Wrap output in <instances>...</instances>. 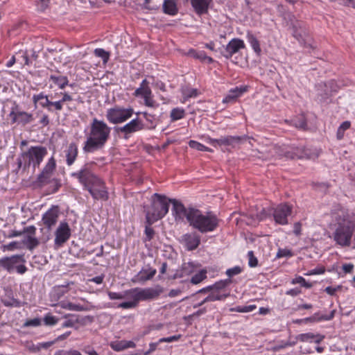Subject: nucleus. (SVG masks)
I'll return each instance as SVG.
<instances>
[{"mask_svg": "<svg viewBox=\"0 0 355 355\" xmlns=\"http://www.w3.org/2000/svg\"><path fill=\"white\" fill-rule=\"evenodd\" d=\"M163 12L165 14L174 16L178 12V8L173 0H164L163 3Z\"/></svg>", "mask_w": 355, "mask_h": 355, "instance_id": "obj_32", "label": "nucleus"}, {"mask_svg": "<svg viewBox=\"0 0 355 355\" xmlns=\"http://www.w3.org/2000/svg\"><path fill=\"white\" fill-rule=\"evenodd\" d=\"M2 302L3 304L8 307H21L22 306V303L14 297L4 299Z\"/></svg>", "mask_w": 355, "mask_h": 355, "instance_id": "obj_45", "label": "nucleus"}, {"mask_svg": "<svg viewBox=\"0 0 355 355\" xmlns=\"http://www.w3.org/2000/svg\"><path fill=\"white\" fill-rule=\"evenodd\" d=\"M184 115V110L180 107L173 108L170 113V117L172 122L183 119Z\"/></svg>", "mask_w": 355, "mask_h": 355, "instance_id": "obj_39", "label": "nucleus"}, {"mask_svg": "<svg viewBox=\"0 0 355 355\" xmlns=\"http://www.w3.org/2000/svg\"><path fill=\"white\" fill-rule=\"evenodd\" d=\"M107 295H108L110 300H122V299H124V291L121 292V293L109 291L107 293Z\"/></svg>", "mask_w": 355, "mask_h": 355, "instance_id": "obj_54", "label": "nucleus"}, {"mask_svg": "<svg viewBox=\"0 0 355 355\" xmlns=\"http://www.w3.org/2000/svg\"><path fill=\"white\" fill-rule=\"evenodd\" d=\"M133 113L134 110L131 107H115L107 111L106 117L110 123L118 124L123 123L131 118Z\"/></svg>", "mask_w": 355, "mask_h": 355, "instance_id": "obj_9", "label": "nucleus"}, {"mask_svg": "<svg viewBox=\"0 0 355 355\" xmlns=\"http://www.w3.org/2000/svg\"><path fill=\"white\" fill-rule=\"evenodd\" d=\"M66 164L70 166L75 162L78 153V146L75 143H71L64 150Z\"/></svg>", "mask_w": 355, "mask_h": 355, "instance_id": "obj_25", "label": "nucleus"}, {"mask_svg": "<svg viewBox=\"0 0 355 355\" xmlns=\"http://www.w3.org/2000/svg\"><path fill=\"white\" fill-rule=\"evenodd\" d=\"M56 167V162L53 156H51L41 173L38 175L37 180L40 183L44 184L49 182Z\"/></svg>", "mask_w": 355, "mask_h": 355, "instance_id": "obj_18", "label": "nucleus"}, {"mask_svg": "<svg viewBox=\"0 0 355 355\" xmlns=\"http://www.w3.org/2000/svg\"><path fill=\"white\" fill-rule=\"evenodd\" d=\"M182 293V291L180 288L171 289L168 293V296L170 297H175L180 295Z\"/></svg>", "mask_w": 355, "mask_h": 355, "instance_id": "obj_62", "label": "nucleus"}, {"mask_svg": "<svg viewBox=\"0 0 355 355\" xmlns=\"http://www.w3.org/2000/svg\"><path fill=\"white\" fill-rule=\"evenodd\" d=\"M23 243L30 250H33L39 245V241L37 239L31 235L26 236L24 238Z\"/></svg>", "mask_w": 355, "mask_h": 355, "instance_id": "obj_38", "label": "nucleus"}, {"mask_svg": "<svg viewBox=\"0 0 355 355\" xmlns=\"http://www.w3.org/2000/svg\"><path fill=\"white\" fill-rule=\"evenodd\" d=\"M111 128L103 121L93 119L83 150L90 153L104 148L110 137Z\"/></svg>", "mask_w": 355, "mask_h": 355, "instance_id": "obj_2", "label": "nucleus"}, {"mask_svg": "<svg viewBox=\"0 0 355 355\" xmlns=\"http://www.w3.org/2000/svg\"><path fill=\"white\" fill-rule=\"evenodd\" d=\"M19 112V110L18 109V105L15 104L13 107L11 108V111L9 114V117L11 119V123H18V113Z\"/></svg>", "mask_w": 355, "mask_h": 355, "instance_id": "obj_46", "label": "nucleus"}, {"mask_svg": "<svg viewBox=\"0 0 355 355\" xmlns=\"http://www.w3.org/2000/svg\"><path fill=\"white\" fill-rule=\"evenodd\" d=\"M291 283L293 284H301L303 287H305V288H311L312 286L311 283L307 282L305 280V279L301 276H298V277H296L295 278L293 279Z\"/></svg>", "mask_w": 355, "mask_h": 355, "instance_id": "obj_51", "label": "nucleus"}, {"mask_svg": "<svg viewBox=\"0 0 355 355\" xmlns=\"http://www.w3.org/2000/svg\"><path fill=\"white\" fill-rule=\"evenodd\" d=\"M242 270H243L240 266H236L233 268L227 269L225 273L229 277H232L233 276L240 274L242 272Z\"/></svg>", "mask_w": 355, "mask_h": 355, "instance_id": "obj_53", "label": "nucleus"}, {"mask_svg": "<svg viewBox=\"0 0 355 355\" xmlns=\"http://www.w3.org/2000/svg\"><path fill=\"white\" fill-rule=\"evenodd\" d=\"M336 223L332 225V236L336 244L342 247H349L355 232V221L354 216L341 210L334 215Z\"/></svg>", "mask_w": 355, "mask_h": 355, "instance_id": "obj_1", "label": "nucleus"}, {"mask_svg": "<svg viewBox=\"0 0 355 355\" xmlns=\"http://www.w3.org/2000/svg\"><path fill=\"white\" fill-rule=\"evenodd\" d=\"M293 35L294 37H295L301 45L313 48L312 45L310 43L311 38L306 35L305 30L302 28L297 29L296 26H293Z\"/></svg>", "mask_w": 355, "mask_h": 355, "instance_id": "obj_26", "label": "nucleus"}, {"mask_svg": "<svg viewBox=\"0 0 355 355\" xmlns=\"http://www.w3.org/2000/svg\"><path fill=\"white\" fill-rule=\"evenodd\" d=\"M279 155L289 159H311L313 157L307 149L286 145L282 147Z\"/></svg>", "mask_w": 355, "mask_h": 355, "instance_id": "obj_11", "label": "nucleus"}, {"mask_svg": "<svg viewBox=\"0 0 355 355\" xmlns=\"http://www.w3.org/2000/svg\"><path fill=\"white\" fill-rule=\"evenodd\" d=\"M246 39L256 54L259 55L261 49L260 47L259 41L257 37L251 32L248 31L246 34Z\"/></svg>", "mask_w": 355, "mask_h": 355, "instance_id": "obj_33", "label": "nucleus"}, {"mask_svg": "<svg viewBox=\"0 0 355 355\" xmlns=\"http://www.w3.org/2000/svg\"><path fill=\"white\" fill-rule=\"evenodd\" d=\"M87 190L89 191L92 198L96 200L106 201L109 198V193L105 182L99 178V182L94 183L89 186Z\"/></svg>", "mask_w": 355, "mask_h": 355, "instance_id": "obj_15", "label": "nucleus"}, {"mask_svg": "<svg viewBox=\"0 0 355 355\" xmlns=\"http://www.w3.org/2000/svg\"><path fill=\"white\" fill-rule=\"evenodd\" d=\"M247 91V87H236L234 89L230 90L227 96L223 99L224 103H233L236 98L241 96L243 93Z\"/></svg>", "mask_w": 355, "mask_h": 355, "instance_id": "obj_27", "label": "nucleus"}, {"mask_svg": "<svg viewBox=\"0 0 355 355\" xmlns=\"http://www.w3.org/2000/svg\"><path fill=\"white\" fill-rule=\"evenodd\" d=\"M292 207L288 204L283 203L278 205L273 209V218L276 223L282 225H287L288 217L291 214Z\"/></svg>", "mask_w": 355, "mask_h": 355, "instance_id": "obj_13", "label": "nucleus"}, {"mask_svg": "<svg viewBox=\"0 0 355 355\" xmlns=\"http://www.w3.org/2000/svg\"><path fill=\"white\" fill-rule=\"evenodd\" d=\"M230 282V279H225L217 282L214 284L211 285L212 290H215L217 292L220 293V291L225 288Z\"/></svg>", "mask_w": 355, "mask_h": 355, "instance_id": "obj_42", "label": "nucleus"}, {"mask_svg": "<svg viewBox=\"0 0 355 355\" xmlns=\"http://www.w3.org/2000/svg\"><path fill=\"white\" fill-rule=\"evenodd\" d=\"M248 265L250 268H254L258 265V260L257 257L254 255L252 251H249L248 252Z\"/></svg>", "mask_w": 355, "mask_h": 355, "instance_id": "obj_52", "label": "nucleus"}, {"mask_svg": "<svg viewBox=\"0 0 355 355\" xmlns=\"http://www.w3.org/2000/svg\"><path fill=\"white\" fill-rule=\"evenodd\" d=\"M245 47L244 42L239 38L231 40L225 47L224 56L226 58H230L232 56Z\"/></svg>", "mask_w": 355, "mask_h": 355, "instance_id": "obj_22", "label": "nucleus"}, {"mask_svg": "<svg viewBox=\"0 0 355 355\" xmlns=\"http://www.w3.org/2000/svg\"><path fill=\"white\" fill-rule=\"evenodd\" d=\"M190 1L196 15L201 16L208 12L213 0H190Z\"/></svg>", "mask_w": 355, "mask_h": 355, "instance_id": "obj_23", "label": "nucleus"}, {"mask_svg": "<svg viewBox=\"0 0 355 355\" xmlns=\"http://www.w3.org/2000/svg\"><path fill=\"white\" fill-rule=\"evenodd\" d=\"M207 272L205 269L201 270L191 277V283H192L193 284H198L202 282L204 279L207 278Z\"/></svg>", "mask_w": 355, "mask_h": 355, "instance_id": "obj_40", "label": "nucleus"}, {"mask_svg": "<svg viewBox=\"0 0 355 355\" xmlns=\"http://www.w3.org/2000/svg\"><path fill=\"white\" fill-rule=\"evenodd\" d=\"M50 80H52L60 89L65 88L69 84V80L67 76H55L51 75L49 77Z\"/></svg>", "mask_w": 355, "mask_h": 355, "instance_id": "obj_34", "label": "nucleus"}, {"mask_svg": "<svg viewBox=\"0 0 355 355\" xmlns=\"http://www.w3.org/2000/svg\"><path fill=\"white\" fill-rule=\"evenodd\" d=\"M350 127V123L349 121H344L342 123V124L339 126L338 131H337V137L338 139H340L344 136V132L346 130L349 129Z\"/></svg>", "mask_w": 355, "mask_h": 355, "instance_id": "obj_49", "label": "nucleus"}, {"mask_svg": "<svg viewBox=\"0 0 355 355\" xmlns=\"http://www.w3.org/2000/svg\"><path fill=\"white\" fill-rule=\"evenodd\" d=\"M47 153V149L44 146L29 147L26 150L22 151L17 158V171L21 168L25 171L31 166L35 171L40 166Z\"/></svg>", "mask_w": 355, "mask_h": 355, "instance_id": "obj_4", "label": "nucleus"}, {"mask_svg": "<svg viewBox=\"0 0 355 355\" xmlns=\"http://www.w3.org/2000/svg\"><path fill=\"white\" fill-rule=\"evenodd\" d=\"M181 338V335H174L169 337L162 338L159 340V343H172L175 341H178Z\"/></svg>", "mask_w": 355, "mask_h": 355, "instance_id": "obj_55", "label": "nucleus"}, {"mask_svg": "<svg viewBox=\"0 0 355 355\" xmlns=\"http://www.w3.org/2000/svg\"><path fill=\"white\" fill-rule=\"evenodd\" d=\"M94 53L96 57L102 58L104 63H106L110 58L109 52L105 51L103 49H96Z\"/></svg>", "mask_w": 355, "mask_h": 355, "instance_id": "obj_43", "label": "nucleus"}, {"mask_svg": "<svg viewBox=\"0 0 355 355\" xmlns=\"http://www.w3.org/2000/svg\"><path fill=\"white\" fill-rule=\"evenodd\" d=\"M164 292V288L159 285L154 287H136L124 291V299L128 301L119 304L116 307L123 309H130L137 307L141 301H150L159 297Z\"/></svg>", "mask_w": 355, "mask_h": 355, "instance_id": "obj_3", "label": "nucleus"}, {"mask_svg": "<svg viewBox=\"0 0 355 355\" xmlns=\"http://www.w3.org/2000/svg\"><path fill=\"white\" fill-rule=\"evenodd\" d=\"M18 243L16 241L10 242V243L3 245V250H9L12 251L15 248H18Z\"/></svg>", "mask_w": 355, "mask_h": 355, "instance_id": "obj_61", "label": "nucleus"}, {"mask_svg": "<svg viewBox=\"0 0 355 355\" xmlns=\"http://www.w3.org/2000/svg\"><path fill=\"white\" fill-rule=\"evenodd\" d=\"M136 344L131 340H118L110 343L112 349L116 352H121L128 348L135 347Z\"/></svg>", "mask_w": 355, "mask_h": 355, "instance_id": "obj_28", "label": "nucleus"}, {"mask_svg": "<svg viewBox=\"0 0 355 355\" xmlns=\"http://www.w3.org/2000/svg\"><path fill=\"white\" fill-rule=\"evenodd\" d=\"M159 343H159V340L157 343H150L149 344V349L144 352L143 355H149L157 349V347Z\"/></svg>", "mask_w": 355, "mask_h": 355, "instance_id": "obj_60", "label": "nucleus"}, {"mask_svg": "<svg viewBox=\"0 0 355 355\" xmlns=\"http://www.w3.org/2000/svg\"><path fill=\"white\" fill-rule=\"evenodd\" d=\"M71 231L66 221L60 223L55 231L54 245L55 248L62 247L71 237Z\"/></svg>", "mask_w": 355, "mask_h": 355, "instance_id": "obj_12", "label": "nucleus"}, {"mask_svg": "<svg viewBox=\"0 0 355 355\" xmlns=\"http://www.w3.org/2000/svg\"><path fill=\"white\" fill-rule=\"evenodd\" d=\"M156 272V269L150 267L149 265H147L134 276L132 279V282L139 284L144 283L145 282L153 279Z\"/></svg>", "mask_w": 355, "mask_h": 355, "instance_id": "obj_20", "label": "nucleus"}, {"mask_svg": "<svg viewBox=\"0 0 355 355\" xmlns=\"http://www.w3.org/2000/svg\"><path fill=\"white\" fill-rule=\"evenodd\" d=\"M25 260L23 255H12L0 259V268L6 270L9 273L15 270L17 273L22 275L27 271L26 266L24 264Z\"/></svg>", "mask_w": 355, "mask_h": 355, "instance_id": "obj_7", "label": "nucleus"}, {"mask_svg": "<svg viewBox=\"0 0 355 355\" xmlns=\"http://www.w3.org/2000/svg\"><path fill=\"white\" fill-rule=\"evenodd\" d=\"M134 96L136 97H141L144 101V104L147 107H157L158 103L153 98L152 90L149 87V82L147 79H144L140 83L139 87L135 89Z\"/></svg>", "mask_w": 355, "mask_h": 355, "instance_id": "obj_10", "label": "nucleus"}, {"mask_svg": "<svg viewBox=\"0 0 355 355\" xmlns=\"http://www.w3.org/2000/svg\"><path fill=\"white\" fill-rule=\"evenodd\" d=\"M343 270L345 273H350L354 269V265L352 263H345L342 266Z\"/></svg>", "mask_w": 355, "mask_h": 355, "instance_id": "obj_63", "label": "nucleus"}, {"mask_svg": "<svg viewBox=\"0 0 355 355\" xmlns=\"http://www.w3.org/2000/svg\"><path fill=\"white\" fill-rule=\"evenodd\" d=\"M43 320L45 325L54 326L58 322L59 319L50 313H47L44 315Z\"/></svg>", "mask_w": 355, "mask_h": 355, "instance_id": "obj_44", "label": "nucleus"}, {"mask_svg": "<svg viewBox=\"0 0 355 355\" xmlns=\"http://www.w3.org/2000/svg\"><path fill=\"white\" fill-rule=\"evenodd\" d=\"M41 324H42V320L40 318H35L33 319L27 320L24 322V327H37L40 326Z\"/></svg>", "mask_w": 355, "mask_h": 355, "instance_id": "obj_50", "label": "nucleus"}, {"mask_svg": "<svg viewBox=\"0 0 355 355\" xmlns=\"http://www.w3.org/2000/svg\"><path fill=\"white\" fill-rule=\"evenodd\" d=\"M214 308V306H205L202 309H198L195 313H194V315H196V316H200L204 313H205L207 311H210L211 309H213Z\"/></svg>", "mask_w": 355, "mask_h": 355, "instance_id": "obj_59", "label": "nucleus"}, {"mask_svg": "<svg viewBox=\"0 0 355 355\" xmlns=\"http://www.w3.org/2000/svg\"><path fill=\"white\" fill-rule=\"evenodd\" d=\"M36 228L33 225L28 226L24 229V232L28 233L31 236H34L35 234Z\"/></svg>", "mask_w": 355, "mask_h": 355, "instance_id": "obj_64", "label": "nucleus"}, {"mask_svg": "<svg viewBox=\"0 0 355 355\" xmlns=\"http://www.w3.org/2000/svg\"><path fill=\"white\" fill-rule=\"evenodd\" d=\"M80 300L83 302V304H76L66 300L60 302L58 305L62 309L72 311H89L94 309V306L92 302H88L85 298H80Z\"/></svg>", "mask_w": 355, "mask_h": 355, "instance_id": "obj_16", "label": "nucleus"}, {"mask_svg": "<svg viewBox=\"0 0 355 355\" xmlns=\"http://www.w3.org/2000/svg\"><path fill=\"white\" fill-rule=\"evenodd\" d=\"M334 317V311H332L329 315H321L320 313H315L312 316L306 318L302 320L304 322H318L320 321L330 320Z\"/></svg>", "mask_w": 355, "mask_h": 355, "instance_id": "obj_30", "label": "nucleus"}, {"mask_svg": "<svg viewBox=\"0 0 355 355\" xmlns=\"http://www.w3.org/2000/svg\"><path fill=\"white\" fill-rule=\"evenodd\" d=\"M33 101L36 107L37 103L39 102L40 105L43 107L47 109L49 111H52L51 107H54L55 101H51L49 99V96L44 94V92H40L37 94H34L33 96Z\"/></svg>", "mask_w": 355, "mask_h": 355, "instance_id": "obj_24", "label": "nucleus"}, {"mask_svg": "<svg viewBox=\"0 0 355 355\" xmlns=\"http://www.w3.org/2000/svg\"><path fill=\"white\" fill-rule=\"evenodd\" d=\"M144 129V124L139 119H134L125 125L119 128V132L125 135V139L128 138L130 135L134 132H138Z\"/></svg>", "mask_w": 355, "mask_h": 355, "instance_id": "obj_19", "label": "nucleus"}, {"mask_svg": "<svg viewBox=\"0 0 355 355\" xmlns=\"http://www.w3.org/2000/svg\"><path fill=\"white\" fill-rule=\"evenodd\" d=\"M315 337V336L311 333H306V334H302L298 335L297 340L302 341V342H306L311 339H313Z\"/></svg>", "mask_w": 355, "mask_h": 355, "instance_id": "obj_56", "label": "nucleus"}, {"mask_svg": "<svg viewBox=\"0 0 355 355\" xmlns=\"http://www.w3.org/2000/svg\"><path fill=\"white\" fill-rule=\"evenodd\" d=\"M180 241L191 251L196 249L200 243V237L196 232L187 233L182 236Z\"/></svg>", "mask_w": 355, "mask_h": 355, "instance_id": "obj_21", "label": "nucleus"}, {"mask_svg": "<svg viewBox=\"0 0 355 355\" xmlns=\"http://www.w3.org/2000/svg\"><path fill=\"white\" fill-rule=\"evenodd\" d=\"M293 256V253L291 250L288 248H279L277 252L276 257L277 258H283V257H291Z\"/></svg>", "mask_w": 355, "mask_h": 355, "instance_id": "obj_48", "label": "nucleus"}, {"mask_svg": "<svg viewBox=\"0 0 355 355\" xmlns=\"http://www.w3.org/2000/svg\"><path fill=\"white\" fill-rule=\"evenodd\" d=\"M170 202L171 200L166 196L154 193L152 196L151 205L144 207L146 223L151 225L164 217L168 212Z\"/></svg>", "mask_w": 355, "mask_h": 355, "instance_id": "obj_5", "label": "nucleus"}, {"mask_svg": "<svg viewBox=\"0 0 355 355\" xmlns=\"http://www.w3.org/2000/svg\"><path fill=\"white\" fill-rule=\"evenodd\" d=\"M145 234L146 236V240L150 241L154 235V230L152 227H150V225L148 224V225L146 227L145 229Z\"/></svg>", "mask_w": 355, "mask_h": 355, "instance_id": "obj_57", "label": "nucleus"}, {"mask_svg": "<svg viewBox=\"0 0 355 355\" xmlns=\"http://www.w3.org/2000/svg\"><path fill=\"white\" fill-rule=\"evenodd\" d=\"M240 140V137H221L218 139H209V143L212 146H216V145H225L229 146L231 145L234 141H239Z\"/></svg>", "mask_w": 355, "mask_h": 355, "instance_id": "obj_31", "label": "nucleus"}, {"mask_svg": "<svg viewBox=\"0 0 355 355\" xmlns=\"http://www.w3.org/2000/svg\"><path fill=\"white\" fill-rule=\"evenodd\" d=\"M171 202L173 204L172 214L176 221H184L186 218L188 223H189V215L194 211L195 208L191 207L187 209L184 205L177 200H171Z\"/></svg>", "mask_w": 355, "mask_h": 355, "instance_id": "obj_14", "label": "nucleus"}, {"mask_svg": "<svg viewBox=\"0 0 355 355\" xmlns=\"http://www.w3.org/2000/svg\"><path fill=\"white\" fill-rule=\"evenodd\" d=\"M68 292L67 286L60 285L53 287L50 293V298L51 302H58L62 297H63Z\"/></svg>", "mask_w": 355, "mask_h": 355, "instance_id": "obj_29", "label": "nucleus"}, {"mask_svg": "<svg viewBox=\"0 0 355 355\" xmlns=\"http://www.w3.org/2000/svg\"><path fill=\"white\" fill-rule=\"evenodd\" d=\"M60 210L58 206H51L43 215L42 221L44 225L51 230L58 223Z\"/></svg>", "mask_w": 355, "mask_h": 355, "instance_id": "obj_17", "label": "nucleus"}, {"mask_svg": "<svg viewBox=\"0 0 355 355\" xmlns=\"http://www.w3.org/2000/svg\"><path fill=\"white\" fill-rule=\"evenodd\" d=\"M189 146L190 148L196 149L199 151H212L211 149H210L209 148L194 140L189 141Z\"/></svg>", "mask_w": 355, "mask_h": 355, "instance_id": "obj_41", "label": "nucleus"}, {"mask_svg": "<svg viewBox=\"0 0 355 355\" xmlns=\"http://www.w3.org/2000/svg\"><path fill=\"white\" fill-rule=\"evenodd\" d=\"M341 289V286H338L336 287H333V286H327L326 287V288L324 289V291L330 295H334L336 294V293L338 291H340Z\"/></svg>", "mask_w": 355, "mask_h": 355, "instance_id": "obj_58", "label": "nucleus"}, {"mask_svg": "<svg viewBox=\"0 0 355 355\" xmlns=\"http://www.w3.org/2000/svg\"><path fill=\"white\" fill-rule=\"evenodd\" d=\"M182 95L184 100H187L189 98H195L198 95V92L196 89H184L182 90Z\"/></svg>", "mask_w": 355, "mask_h": 355, "instance_id": "obj_47", "label": "nucleus"}, {"mask_svg": "<svg viewBox=\"0 0 355 355\" xmlns=\"http://www.w3.org/2000/svg\"><path fill=\"white\" fill-rule=\"evenodd\" d=\"M189 225L201 233L213 232L218 225V220L211 212H205L195 209L189 215Z\"/></svg>", "mask_w": 355, "mask_h": 355, "instance_id": "obj_6", "label": "nucleus"}, {"mask_svg": "<svg viewBox=\"0 0 355 355\" xmlns=\"http://www.w3.org/2000/svg\"><path fill=\"white\" fill-rule=\"evenodd\" d=\"M18 115H19L18 123L21 124L23 125L30 123L33 122L34 120V117L32 114L24 112V111L19 110Z\"/></svg>", "mask_w": 355, "mask_h": 355, "instance_id": "obj_35", "label": "nucleus"}, {"mask_svg": "<svg viewBox=\"0 0 355 355\" xmlns=\"http://www.w3.org/2000/svg\"><path fill=\"white\" fill-rule=\"evenodd\" d=\"M60 94L62 96V98L59 101H55L54 103V109L57 111L62 110L64 103L71 101L73 100L72 96L67 92H60Z\"/></svg>", "mask_w": 355, "mask_h": 355, "instance_id": "obj_37", "label": "nucleus"}, {"mask_svg": "<svg viewBox=\"0 0 355 355\" xmlns=\"http://www.w3.org/2000/svg\"><path fill=\"white\" fill-rule=\"evenodd\" d=\"M71 176L77 179L86 189L94 183L99 182V178L92 172L89 164H85L79 171L72 173Z\"/></svg>", "mask_w": 355, "mask_h": 355, "instance_id": "obj_8", "label": "nucleus"}, {"mask_svg": "<svg viewBox=\"0 0 355 355\" xmlns=\"http://www.w3.org/2000/svg\"><path fill=\"white\" fill-rule=\"evenodd\" d=\"M229 294H221L215 290H211L210 293L204 299V302H214L217 300H224Z\"/></svg>", "mask_w": 355, "mask_h": 355, "instance_id": "obj_36", "label": "nucleus"}]
</instances>
